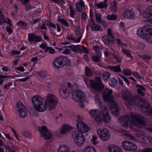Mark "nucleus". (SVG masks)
I'll return each mask as SVG.
<instances>
[{"label":"nucleus","mask_w":152,"mask_h":152,"mask_svg":"<svg viewBox=\"0 0 152 152\" xmlns=\"http://www.w3.org/2000/svg\"><path fill=\"white\" fill-rule=\"evenodd\" d=\"M34 108L37 111L43 112L48 106L50 110L54 109L58 103L57 98L53 94H49L44 101L42 97L38 95L33 96L31 99Z\"/></svg>","instance_id":"obj_1"},{"label":"nucleus","mask_w":152,"mask_h":152,"mask_svg":"<svg viewBox=\"0 0 152 152\" xmlns=\"http://www.w3.org/2000/svg\"><path fill=\"white\" fill-rule=\"evenodd\" d=\"M118 121L124 127H127L132 124L136 127H144L146 125V120L142 116L138 113H131L130 116H123L119 118Z\"/></svg>","instance_id":"obj_2"},{"label":"nucleus","mask_w":152,"mask_h":152,"mask_svg":"<svg viewBox=\"0 0 152 152\" xmlns=\"http://www.w3.org/2000/svg\"><path fill=\"white\" fill-rule=\"evenodd\" d=\"M124 100L127 101L128 103L132 105L137 106L140 110L148 115H152V110L148 103L145 100H139L132 97V95L128 91H125L122 94Z\"/></svg>","instance_id":"obj_3"},{"label":"nucleus","mask_w":152,"mask_h":152,"mask_svg":"<svg viewBox=\"0 0 152 152\" xmlns=\"http://www.w3.org/2000/svg\"><path fill=\"white\" fill-rule=\"evenodd\" d=\"M89 113L90 116L98 123L103 119L108 122L110 119L107 108L105 106H101L100 112L98 110H91L89 111Z\"/></svg>","instance_id":"obj_4"},{"label":"nucleus","mask_w":152,"mask_h":152,"mask_svg":"<svg viewBox=\"0 0 152 152\" xmlns=\"http://www.w3.org/2000/svg\"><path fill=\"white\" fill-rule=\"evenodd\" d=\"M72 137L74 142L79 146H82L85 141L84 134L78 131H74L72 133Z\"/></svg>","instance_id":"obj_5"},{"label":"nucleus","mask_w":152,"mask_h":152,"mask_svg":"<svg viewBox=\"0 0 152 152\" xmlns=\"http://www.w3.org/2000/svg\"><path fill=\"white\" fill-rule=\"evenodd\" d=\"M89 82L91 88L96 91L99 92L104 87L100 77H96L94 80H90Z\"/></svg>","instance_id":"obj_6"},{"label":"nucleus","mask_w":152,"mask_h":152,"mask_svg":"<svg viewBox=\"0 0 152 152\" xmlns=\"http://www.w3.org/2000/svg\"><path fill=\"white\" fill-rule=\"evenodd\" d=\"M53 65L55 67L59 68L65 65H70L71 62L68 58L64 56H61L58 57L55 59Z\"/></svg>","instance_id":"obj_7"},{"label":"nucleus","mask_w":152,"mask_h":152,"mask_svg":"<svg viewBox=\"0 0 152 152\" xmlns=\"http://www.w3.org/2000/svg\"><path fill=\"white\" fill-rule=\"evenodd\" d=\"M112 94V90L108 88H105L102 92L103 99L106 102L111 103L114 102V98Z\"/></svg>","instance_id":"obj_8"},{"label":"nucleus","mask_w":152,"mask_h":152,"mask_svg":"<svg viewBox=\"0 0 152 152\" xmlns=\"http://www.w3.org/2000/svg\"><path fill=\"white\" fill-rule=\"evenodd\" d=\"M72 94V98L75 101L82 102L85 101L86 99L85 94L80 91H74Z\"/></svg>","instance_id":"obj_9"},{"label":"nucleus","mask_w":152,"mask_h":152,"mask_svg":"<svg viewBox=\"0 0 152 152\" xmlns=\"http://www.w3.org/2000/svg\"><path fill=\"white\" fill-rule=\"evenodd\" d=\"M97 133L100 138L103 140L107 141L110 137V133L106 129H99L97 130Z\"/></svg>","instance_id":"obj_10"},{"label":"nucleus","mask_w":152,"mask_h":152,"mask_svg":"<svg viewBox=\"0 0 152 152\" xmlns=\"http://www.w3.org/2000/svg\"><path fill=\"white\" fill-rule=\"evenodd\" d=\"M38 131L39 132L40 135L45 139H50L52 137V134L47 129V127L45 126L39 127L38 128Z\"/></svg>","instance_id":"obj_11"},{"label":"nucleus","mask_w":152,"mask_h":152,"mask_svg":"<svg viewBox=\"0 0 152 152\" xmlns=\"http://www.w3.org/2000/svg\"><path fill=\"white\" fill-rule=\"evenodd\" d=\"M16 106L19 117L21 118H25L28 114L27 110L25 106L20 102L17 103Z\"/></svg>","instance_id":"obj_12"},{"label":"nucleus","mask_w":152,"mask_h":152,"mask_svg":"<svg viewBox=\"0 0 152 152\" xmlns=\"http://www.w3.org/2000/svg\"><path fill=\"white\" fill-rule=\"evenodd\" d=\"M122 145L125 150L128 151H134L137 148V147L135 144L128 140L122 142Z\"/></svg>","instance_id":"obj_13"},{"label":"nucleus","mask_w":152,"mask_h":152,"mask_svg":"<svg viewBox=\"0 0 152 152\" xmlns=\"http://www.w3.org/2000/svg\"><path fill=\"white\" fill-rule=\"evenodd\" d=\"M134 12L128 9H125L122 14V16L124 19H133L135 17Z\"/></svg>","instance_id":"obj_14"},{"label":"nucleus","mask_w":152,"mask_h":152,"mask_svg":"<svg viewBox=\"0 0 152 152\" xmlns=\"http://www.w3.org/2000/svg\"><path fill=\"white\" fill-rule=\"evenodd\" d=\"M77 129L79 130V131L82 133L87 132L89 131V127L83 122L77 123Z\"/></svg>","instance_id":"obj_15"},{"label":"nucleus","mask_w":152,"mask_h":152,"mask_svg":"<svg viewBox=\"0 0 152 152\" xmlns=\"http://www.w3.org/2000/svg\"><path fill=\"white\" fill-rule=\"evenodd\" d=\"M28 40L29 42H39L42 39L41 36H37L34 33H29L28 35Z\"/></svg>","instance_id":"obj_16"},{"label":"nucleus","mask_w":152,"mask_h":152,"mask_svg":"<svg viewBox=\"0 0 152 152\" xmlns=\"http://www.w3.org/2000/svg\"><path fill=\"white\" fill-rule=\"evenodd\" d=\"M143 16L152 21V6H149L143 13Z\"/></svg>","instance_id":"obj_17"},{"label":"nucleus","mask_w":152,"mask_h":152,"mask_svg":"<svg viewBox=\"0 0 152 152\" xmlns=\"http://www.w3.org/2000/svg\"><path fill=\"white\" fill-rule=\"evenodd\" d=\"M147 31L145 28L142 27L139 28L137 31V34L139 36L145 39L146 36V32Z\"/></svg>","instance_id":"obj_18"},{"label":"nucleus","mask_w":152,"mask_h":152,"mask_svg":"<svg viewBox=\"0 0 152 152\" xmlns=\"http://www.w3.org/2000/svg\"><path fill=\"white\" fill-rule=\"evenodd\" d=\"M68 89L64 85H62L60 91V94L61 96L64 98L66 97L68 94Z\"/></svg>","instance_id":"obj_19"},{"label":"nucleus","mask_w":152,"mask_h":152,"mask_svg":"<svg viewBox=\"0 0 152 152\" xmlns=\"http://www.w3.org/2000/svg\"><path fill=\"white\" fill-rule=\"evenodd\" d=\"M110 38L108 35H105L102 37V40L105 44L111 45L113 43V40L110 39Z\"/></svg>","instance_id":"obj_20"},{"label":"nucleus","mask_w":152,"mask_h":152,"mask_svg":"<svg viewBox=\"0 0 152 152\" xmlns=\"http://www.w3.org/2000/svg\"><path fill=\"white\" fill-rule=\"evenodd\" d=\"M107 68L112 72H116L119 73L121 71L120 65L115 66H108Z\"/></svg>","instance_id":"obj_21"},{"label":"nucleus","mask_w":152,"mask_h":152,"mask_svg":"<svg viewBox=\"0 0 152 152\" xmlns=\"http://www.w3.org/2000/svg\"><path fill=\"white\" fill-rule=\"evenodd\" d=\"M136 87L137 88V91L138 93L142 96H144L145 95L143 91H145V89L144 86L139 84H137Z\"/></svg>","instance_id":"obj_22"},{"label":"nucleus","mask_w":152,"mask_h":152,"mask_svg":"<svg viewBox=\"0 0 152 152\" xmlns=\"http://www.w3.org/2000/svg\"><path fill=\"white\" fill-rule=\"evenodd\" d=\"M145 39L148 42L152 43V29L147 30L146 32V36Z\"/></svg>","instance_id":"obj_23"},{"label":"nucleus","mask_w":152,"mask_h":152,"mask_svg":"<svg viewBox=\"0 0 152 152\" xmlns=\"http://www.w3.org/2000/svg\"><path fill=\"white\" fill-rule=\"evenodd\" d=\"M113 103H114L113 106H114V107H112L111 111L113 115L116 116H117L119 115V114L118 107L116 104L114 102Z\"/></svg>","instance_id":"obj_24"},{"label":"nucleus","mask_w":152,"mask_h":152,"mask_svg":"<svg viewBox=\"0 0 152 152\" xmlns=\"http://www.w3.org/2000/svg\"><path fill=\"white\" fill-rule=\"evenodd\" d=\"M141 141L143 143L152 144V137H144L141 138Z\"/></svg>","instance_id":"obj_25"},{"label":"nucleus","mask_w":152,"mask_h":152,"mask_svg":"<svg viewBox=\"0 0 152 152\" xmlns=\"http://www.w3.org/2000/svg\"><path fill=\"white\" fill-rule=\"evenodd\" d=\"M85 6V4L82 0H80L76 4V7L77 10L80 12H82L83 10V7Z\"/></svg>","instance_id":"obj_26"},{"label":"nucleus","mask_w":152,"mask_h":152,"mask_svg":"<svg viewBox=\"0 0 152 152\" xmlns=\"http://www.w3.org/2000/svg\"><path fill=\"white\" fill-rule=\"evenodd\" d=\"M58 152H70L69 148L66 145H61L58 150Z\"/></svg>","instance_id":"obj_27"},{"label":"nucleus","mask_w":152,"mask_h":152,"mask_svg":"<svg viewBox=\"0 0 152 152\" xmlns=\"http://www.w3.org/2000/svg\"><path fill=\"white\" fill-rule=\"evenodd\" d=\"M88 50L83 46H80L78 45L77 52L78 53H82L83 52L86 53H88Z\"/></svg>","instance_id":"obj_28"},{"label":"nucleus","mask_w":152,"mask_h":152,"mask_svg":"<svg viewBox=\"0 0 152 152\" xmlns=\"http://www.w3.org/2000/svg\"><path fill=\"white\" fill-rule=\"evenodd\" d=\"M82 37H80L77 39H76L75 38L73 37V35L71 34L68 35L66 37V38L70 40H72L74 43H77L80 42Z\"/></svg>","instance_id":"obj_29"},{"label":"nucleus","mask_w":152,"mask_h":152,"mask_svg":"<svg viewBox=\"0 0 152 152\" xmlns=\"http://www.w3.org/2000/svg\"><path fill=\"white\" fill-rule=\"evenodd\" d=\"M91 25V29L92 31H99L101 28V26L95 23L92 21Z\"/></svg>","instance_id":"obj_30"},{"label":"nucleus","mask_w":152,"mask_h":152,"mask_svg":"<svg viewBox=\"0 0 152 152\" xmlns=\"http://www.w3.org/2000/svg\"><path fill=\"white\" fill-rule=\"evenodd\" d=\"M109 84L112 87H115L117 84V81L114 77H111L108 81Z\"/></svg>","instance_id":"obj_31"},{"label":"nucleus","mask_w":152,"mask_h":152,"mask_svg":"<svg viewBox=\"0 0 152 152\" xmlns=\"http://www.w3.org/2000/svg\"><path fill=\"white\" fill-rule=\"evenodd\" d=\"M108 150L110 152H123L120 148L116 146L109 147Z\"/></svg>","instance_id":"obj_32"},{"label":"nucleus","mask_w":152,"mask_h":152,"mask_svg":"<svg viewBox=\"0 0 152 152\" xmlns=\"http://www.w3.org/2000/svg\"><path fill=\"white\" fill-rule=\"evenodd\" d=\"M83 152H96V151L94 147L90 146L86 147Z\"/></svg>","instance_id":"obj_33"},{"label":"nucleus","mask_w":152,"mask_h":152,"mask_svg":"<svg viewBox=\"0 0 152 152\" xmlns=\"http://www.w3.org/2000/svg\"><path fill=\"white\" fill-rule=\"evenodd\" d=\"M71 127L69 126L65 125L64 126L60 132L61 134H64L69 131L71 129Z\"/></svg>","instance_id":"obj_34"},{"label":"nucleus","mask_w":152,"mask_h":152,"mask_svg":"<svg viewBox=\"0 0 152 152\" xmlns=\"http://www.w3.org/2000/svg\"><path fill=\"white\" fill-rule=\"evenodd\" d=\"M85 72L86 76L88 77H91L93 75V72L90 70L88 66L85 67Z\"/></svg>","instance_id":"obj_35"},{"label":"nucleus","mask_w":152,"mask_h":152,"mask_svg":"<svg viewBox=\"0 0 152 152\" xmlns=\"http://www.w3.org/2000/svg\"><path fill=\"white\" fill-rule=\"evenodd\" d=\"M110 75L109 72H105L102 75V78L104 81L106 82L110 77Z\"/></svg>","instance_id":"obj_36"},{"label":"nucleus","mask_w":152,"mask_h":152,"mask_svg":"<svg viewBox=\"0 0 152 152\" xmlns=\"http://www.w3.org/2000/svg\"><path fill=\"white\" fill-rule=\"evenodd\" d=\"M122 51L128 57L133 59V57L131 54L130 51L128 50H126L123 48L122 47Z\"/></svg>","instance_id":"obj_37"},{"label":"nucleus","mask_w":152,"mask_h":152,"mask_svg":"<svg viewBox=\"0 0 152 152\" xmlns=\"http://www.w3.org/2000/svg\"><path fill=\"white\" fill-rule=\"evenodd\" d=\"M124 136L126 137L127 139H129L134 141H136L137 140V139L134 137L129 133H125L124 134Z\"/></svg>","instance_id":"obj_38"},{"label":"nucleus","mask_w":152,"mask_h":152,"mask_svg":"<svg viewBox=\"0 0 152 152\" xmlns=\"http://www.w3.org/2000/svg\"><path fill=\"white\" fill-rule=\"evenodd\" d=\"M117 16L115 14H108L107 16V18L109 20H115L117 18Z\"/></svg>","instance_id":"obj_39"},{"label":"nucleus","mask_w":152,"mask_h":152,"mask_svg":"<svg viewBox=\"0 0 152 152\" xmlns=\"http://www.w3.org/2000/svg\"><path fill=\"white\" fill-rule=\"evenodd\" d=\"M37 73L41 78L45 77L47 75V72L44 70H42L38 72Z\"/></svg>","instance_id":"obj_40"},{"label":"nucleus","mask_w":152,"mask_h":152,"mask_svg":"<svg viewBox=\"0 0 152 152\" xmlns=\"http://www.w3.org/2000/svg\"><path fill=\"white\" fill-rule=\"evenodd\" d=\"M45 52L46 53L48 51L49 53L51 54H53L55 53V50L51 47L48 46L44 50Z\"/></svg>","instance_id":"obj_41"},{"label":"nucleus","mask_w":152,"mask_h":152,"mask_svg":"<svg viewBox=\"0 0 152 152\" xmlns=\"http://www.w3.org/2000/svg\"><path fill=\"white\" fill-rule=\"evenodd\" d=\"M96 6L98 9H103L104 8L106 9L107 8V5L106 3L102 2L96 4Z\"/></svg>","instance_id":"obj_42"},{"label":"nucleus","mask_w":152,"mask_h":152,"mask_svg":"<svg viewBox=\"0 0 152 152\" xmlns=\"http://www.w3.org/2000/svg\"><path fill=\"white\" fill-rule=\"evenodd\" d=\"M93 48L97 55H99L100 56L102 55V52L100 50L99 47L98 46L96 45L94 46L93 47Z\"/></svg>","instance_id":"obj_43"},{"label":"nucleus","mask_w":152,"mask_h":152,"mask_svg":"<svg viewBox=\"0 0 152 152\" xmlns=\"http://www.w3.org/2000/svg\"><path fill=\"white\" fill-rule=\"evenodd\" d=\"M95 17L96 19V20L97 22L99 23H101V17L102 15L100 13L95 12Z\"/></svg>","instance_id":"obj_44"},{"label":"nucleus","mask_w":152,"mask_h":152,"mask_svg":"<svg viewBox=\"0 0 152 152\" xmlns=\"http://www.w3.org/2000/svg\"><path fill=\"white\" fill-rule=\"evenodd\" d=\"M112 54L117 62L118 63L120 62L121 60V58L119 56V53L117 52L113 53Z\"/></svg>","instance_id":"obj_45"},{"label":"nucleus","mask_w":152,"mask_h":152,"mask_svg":"<svg viewBox=\"0 0 152 152\" xmlns=\"http://www.w3.org/2000/svg\"><path fill=\"white\" fill-rule=\"evenodd\" d=\"M58 21L66 27H68L69 26L68 22L65 19L59 18L58 19Z\"/></svg>","instance_id":"obj_46"},{"label":"nucleus","mask_w":152,"mask_h":152,"mask_svg":"<svg viewBox=\"0 0 152 152\" xmlns=\"http://www.w3.org/2000/svg\"><path fill=\"white\" fill-rule=\"evenodd\" d=\"M97 56H92L93 60L95 62H99L100 61V58L101 57L102 55H97Z\"/></svg>","instance_id":"obj_47"},{"label":"nucleus","mask_w":152,"mask_h":152,"mask_svg":"<svg viewBox=\"0 0 152 152\" xmlns=\"http://www.w3.org/2000/svg\"><path fill=\"white\" fill-rule=\"evenodd\" d=\"M22 135H23L26 138H31L32 137V135L31 133L28 131L22 132Z\"/></svg>","instance_id":"obj_48"},{"label":"nucleus","mask_w":152,"mask_h":152,"mask_svg":"<svg viewBox=\"0 0 152 152\" xmlns=\"http://www.w3.org/2000/svg\"><path fill=\"white\" fill-rule=\"evenodd\" d=\"M123 72L124 75L127 76H130L132 75L131 70L128 69H124L123 70Z\"/></svg>","instance_id":"obj_49"},{"label":"nucleus","mask_w":152,"mask_h":152,"mask_svg":"<svg viewBox=\"0 0 152 152\" xmlns=\"http://www.w3.org/2000/svg\"><path fill=\"white\" fill-rule=\"evenodd\" d=\"M16 24L18 26L21 27L25 26L27 25V23H26L24 21H23L21 20H19L17 23Z\"/></svg>","instance_id":"obj_50"},{"label":"nucleus","mask_w":152,"mask_h":152,"mask_svg":"<svg viewBox=\"0 0 152 152\" xmlns=\"http://www.w3.org/2000/svg\"><path fill=\"white\" fill-rule=\"evenodd\" d=\"M100 96L99 95L97 94H95V96L94 97V99L95 101L97 103H98L99 104H101V101L99 99Z\"/></svg>","instance_id":"obj_51"},{"label":"nucleus","mask_w":152,"mask_h":152,"mask_svg":"<svg viewBox=\"0 0 152 152\" xmlns=\"http://www.w3.org/2000/svg\"><path fill=\"white\" fill-rule=\"evenodd\" d=\"M10 77V76H5L3 75H0V85H2L4 81V80L3 79H2V78H8Z\"/></svg>","instance_id":"obj_52"},{"label":"nucleus","mask_w":152,"mask_h":152,"mask_svg":"<svg viewBox=\"0 0 152 152\" xmlns=\"http://www.w3.org/2000/svg\"><path fill=\"white\" fill-rule=\"evenodd\" d=\"M0 21L1 22L4 23L5 22L4 18L3 16V13L1 9H0Z\"/></svg>","instance_id":"obj_53"},{"label":"nucleus","mask_w":152,"mask_h":152,"mask_svg":"<svg viewBox=\"0 0 152 152\" xmlns=\"http://www.w3.org/2000/svg\"><path fill=\"white\" fill-rule=\"evenodd\" d=\"M116 41H117V43L120 47H123V46L126 47L127 46L126 44L123 43L121 41L118 39H117Z\"/></svg>","instance_id":"obj_54"},{"label":"nucleus","mask_w":152,"mask_h":152,"mask_svg":"<svg viewBox=\"0 0 152 152\" xmlns=\"http://www.w3.org/2000/svg\"><path fill=\"white\" fill-rule=\"evenodd\" d=\"M91 141L94 145H96L98 143V141L97 140V137L95 135H93Z\"/></svg>","instance_id":"obj_55"},{"label":"nucleus","mask_w":152,"mask_h":152,"mask_svg":"<svg viewBox=\"0 0 152 152\" xmlns=\"http://www.w3.org/2000/svg\"><path fill=\"white\" fill-rule=\"evenodd\" d=\"M107 34L110 37L112 38L113 39H114L115 36L112 34L111 29L110 28H108L107 29Z\"/></svg>","instance_id":"obj_56"},{"label":"nucleus","mask_w":152,"mask_h":152,"mask_svg":"<svg viewBox=\"0 0 152 152\" xmlns=\"http://www.w3.org/2000/svg\"><path fill=\"white\" fill-rule=\"evenodd\" d=\"M132 75L136 78L139 79H142V77L137 72H133L132 73Z\"/></svg>","instance_id":"obj_57"},{"label":"nucleus","mask_w":152,"mask_h":152,"mask_svg":"<svg viewBox=\"0 0 152 152\" xmlns=\"http://www.w3.org/2000/svg\"><path fill=\"white\" fill-rule=\"evenodd\" d=\"M77 47L78 45H71L69 46V48L73 51L77 52Z\"/></svg>","instance_id":"obj_58"},{"label":"nucleus","mask_w":152,"mask_h":152,"mask_svg":"<svg viewBox=\"0 0 152 152\" xmlns=\"http://www.w3.org/2000/svg\"><path fill=\"white\" fill-rule=\"evenodd\" d=\"M119 76L120 77L122 78L123 80L128 85H129L130 84V82L127 78L121 75H119Z\"/></svg>","instance_id":"obj_59"},{"label":"nucleus","mask_w":152,"mask_h":152,"mask_svg":"<svg viewBox=\"0 0 152 152\" xmlns=\"http://www.w3.org/2000/svg\"><path fill=\"white\" fill-rule=\"evenodd\" d=\"M113 8L112 10V11L114 12L116 10V9L117 3L116 1L115 0L113 1Z\"/></svg>","instance_id":"obj_60"},{"label":"nucleus","mask_w":152,"mask_h":152,"mask_svg":"<svg viewBox=\"0 0 152 152\" xmlns=\"http://www.w3.org/2000/svg\"><path fill=\"white\" fill-rule=\"evenodd\" d=\"M142 152H152V148L148 147L143 149L142 150Z\"/></svg>","instance_id":"obj_61"},{"label":"nucleus","mask_w":152,"mask_h":152,"mask_svg":"<svg viewBox=\"0 0 152 152\" xmlns=\"http://www.w3.org/2000/svg\"><path fill=\"white\" fill-rule=\"evenodd\" d=\"M76 120L77 121V123H79L80 122H81V123L83 122L82 121V118L79 115H77V117H76Z\"/></svg>","instance_id":"obj_62"},{"label":"nucleus","mask_w":152,"mask_h":152,"mask_svg":"<svg viewBox=\"0 0 152 152\" xmlns=\"http://www.w3.org/2000/svg\"><path fill=\"white\" fill-rule=\"evenodd\" d=\"M70 10V15L72 17H73L75 15V12L74 10H73L72 8V6H70L69 7Z\"/></svg>","instance_id":"obj_63"},{"label":"nucleus","mask_w":152,"mask_h":152,"mask_svg":"<svg viewBox=\"0 0 152 152\" xmlns=\"http://www.w3.org/2000/svg\"><path fill=\"white\" fill-rule=\"evenodd\" d=\"M47 25L50 26L51 28L54 29L56 28V25L53 23L51 22H48L47 23Z\"/></svg>","instance_id":"obj_64"}]
</instances>
